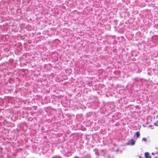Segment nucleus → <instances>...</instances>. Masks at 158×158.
<instances>
[{
	"label": "nucleus",
	"mask_w": 158,
	"mask_h": 158,
	"mask_svg": "<svg viewBox=\"0 0 158 158\" xmlns=\"http://www.w3.org/2000/svg\"><path fill=\"white\" fill-rule=\"evenodd\" d=\"M135 143V141L133 139H131L129 140L127 144L128 145H134Z\"/></svg>",
	"instance_id": "obj_1"
},
{
	"label": "nucleus",
	"mask_w": 158,
	"mask_h": 158,
	"mask_svg": "<svg viewBox=\"0 0 158 158\" xmlns=\"http://www.w3.org/2000/svg\"><path fill=\"white\" fill-rule=\"evenodd\" d=\"M145 156L146 158H151L149 153L148 152H146L145 153Z\"/></svg>",
	"instance_id": "obj_2"
},
{
	"label": "nucleus",
	"mask_w": 158,
	"mask_h": 158,
	"mask_svg": "<svg viewBox=\"0 0 158 158\" xmlns=\"http://www.w3.org/2000/svg\"><path fill=\"white\" fill-rule=\"evenodd\" d=\"M136 134L137 137H138L140 135V133L139 131L137 132Z\"/></svg>",
	"instance_id": "obj_3"
},
{
	"label": "nucleus",
	"mask_w": 158,
	"mask_h": 158,
	"mask_svg": "<svg viewBox=\"0 0 158 158\" xmlns=\"http://www.w3.org/2000/svg\"><path fill=\"white\" fill-rule=\"evenodd\" d=\"M154 125L156 126H158V121H157L154 123Z\"/></svg>",
	"instance_id": "obj_4"
},
{
	"label": "nucleus",
	"mask_w": 158,
	"mask_h": 158,
	"mask_svg": "<svg viewBox=\"0 0 158 158\" xmlns=\"http://www.w3.org/2000/svg\"><path fill=\"white\" fill-rule=\"evenodd\" d=\"M142 140L143 141H146L147 139H146L145 138H143Z\"/></svg>",
	"instance_id": "obj_5"
},
{
	"label": "nucleus",
	"mask_w": 158,
	"mask_h": 158,
	"mask_svg": "<svg viewBox=\"0 0 158 158\" xmlns=\"http://www.w3.org/2000/svg\"><path fill=\"white\" fill-rule=\"evenodd\" d=\"M157 153H158L157 152H156V153H154L152 152V154L153 155H154L155 154H157Z\"/></svg>",
	"instance_id": "obj_6"
},
{
	"label": "nucleus",
	"mask_w": 158,
	"mask_h": 158,
	"mask_svg": "<svg viewBox=\"0 0 158 158\" xmlns=\"http://www.w3.org/2000/svg\"><path fill=\"white\" fill-rule=\"evenodd\" d=\"M118 150H117V151H116L117 152H118Z\"/></svg>",
	"instance_id": "obj_7"
}]
</instances>
